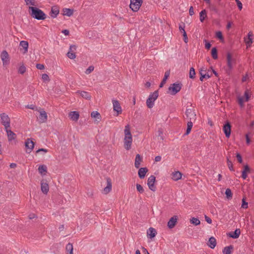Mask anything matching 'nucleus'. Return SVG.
<instances>
[{
  "instance_id": "f8f14e48",
  "label": "nucleus",
  "mask_w": 254,
  "mask_h": 254,
  "mask_svg": "<svg viewBox=\"0 0 254 254\" xmlns=\"http://www.w3.org/2000/svg\"><path fill=\"white\" fill-rule=\"evenodd\" d=\"M250 96L249 95V90L247 89L244 93V95L243 97L239 96V105L241 107L244 106V102H247L249 100Z\"/></svg>"
},
{
  "instance_id": "69168bd1",
  "label": "nucleus",
  "mask_w": 254,
  "mask_h": 254,
  "mask_svg": "<svg viewBox=\"0 0 254 254\" xmlns=\"http://www.w3.org/2000/svg\"><path fill=\"white\" fill-rule=\"evenodd\" d=\"M41 151L44 152V153H47L48 151V150L45 148H40L36 151V153H38Z\"/></svg>"
},
{
  "instance_id": "0eeeda50",
  "label": "nucleus",
  "mask_w": 254,
  "mask_h": 254,
  "mask_svg": "<svg viewBox=\"0 0 254 254\" xmlns=\"http://www.w3.org/2000/svg\"><path fill=\"white\" fill-rule=\"evenodd\" d=\"M35 142L32 140L31 138H27L25 142V146L26 148V153H30L33 149Z\"/></svg>"
},
{
  "instance_id": "8fccbe9b",
  "label": "nucleus",
  "mask_w": 254,
  "mask_h": 254,
  "mask_svg": "<svg viewBox=\"0 0 254 254\" xmlns=\"http://www.w3.org/2000/svg\"><path fill=\"white\" fill-rule=\"evenodd\" d=\"M67 56L68 58L71 60L74 59L76 57L75 53H72L71 51H68V52L67 53Z\"/></svg>"
},
{
  "instance_id": "7c9ffc66",
  "label": "nucleus",
  "mask_w": 254,
  "mask_h": 254,
  "mask_svg": "<svg viewBox=\"0 0 254 254\" xmlns=\"http://www.w3.org/2000/svg\"><path fill=\"white\" fill-rule=\"evenodd\" d=\"M142 160V158L141 156L137 154L136 155L135 159V162H134V166L136 168H138L140 166V163Z\"/></svg>"
},
{
  "instance_id": "2eb2a0df",
  "label": "nucleus",
  "mask_w": 254,
  "mask_h": 254,
  "mask_svg": "<svg viewBox=\"0 0 254 254\" xmlns=\"http://www.w3.org/2000/svg\"><path fill=\"white\" fill-rule=\"evenodd\" d=\"M41 188L44 194H47L48 193L49 190V185L44 180H42L41 182Z\"/></svg>"
},
{
  "instance_id": "72a5a7b5",
  "label": "nucleus",
  "mask_w": 254,
  "mask_h": 254,
  "mask_svg": "<svg viewBox=\"0 0 254 254\" xmlns=\"http://www.w3.org/2000/svg\"><path fill=\"white\" fill-rule=\"evenodd\" d=\"M203 71H205V70H203L202 69L199 70L200 75L199 79L201 81H202L205 78H209L211 76V75H209L208 73H203Z\"/></svg>"
},
{
  "instance_id": "ea45409f",
  "label": "nucleus",
  "mask_w": 254,
  "mask_h": 254,
  "mask_svg": "<svg viewBox=\"0 0 254 254\" xmlns=\"http://www.w3.org/2000/svg\"><path fill=\"white\" fill-rule=\"evenodd\" d=\"M66 250L67 252H69L67 254H73V246L72 244L69 243L66 246Z\"/></svg>"
},
{
  "instance_id": "4d7b16f0",
  "label": "nucleus",
  "mask_w": 254,
  "mask_h": 254,
  "mask_svg": "<svg viewBox=\"0 0 254 254\" xmlns=\"http://www.w3.org/2000/svg\"><path fill=\"white\" fill-rule=\"evenodd\" d=\"M158 137L159 139L161 140H163L164 139L163 136V131L162 129H159L158 131Z\"/></svg>"
},
{
  "instance_id": "cd10ccee",
  "label": "nucleus",
  "mask_w": 254,
  "mask_h": 254,
  "mask_svg": "<svg viewBox=\"0 0 254 254\" xmlns=\"http://www.w3.org/2000/svg\"><path fill=\"white\" fill-rule=\"evenodd\" d=\"M182 174L180 171H175L172 174V179L174 181H178L182 178Z\"/></svg>"
},
{
  "instance_id": "f704fd0d",
  "label": "nucleus",
  "mask_w": 254,
  "mask_h": 254,
  "mask_svg": "<svg viewBox=\"0 0 254 254\" xmlns=\"http://www.w3.org/2000/svg\"><path fill=\"white\" fill-rule=\"evenodd\" d=\"M20 46L22 47L23 48V49L24 50L23 53H26L27 52L28 49V42L25 41H21L20 42Z\"/></svg>"
},
{
  "instance_id": "f257e3e1",
  "label": "nucleus",
  "mask_w": 254,
  "mask_h": 254,
  "mask_svg": "<svg viewBox=\"0 0 254 254\" xmlns=\"http://www.w3.org/2000/svg\"><path fill=\"white\" fill-rule=\"evenodd\" d=\"M29 13L34 19L43 20L46 18V14L40 9L35 6L29 7Z\"/></svg>"
},
{
  "instance_id": "e2e57ef3",
  "label": "nucleus",
  "mask_w": 254,
  "mask_h": 254,
  "mask_svg": "<svg viewBox=\"0 0 254 254\" xmlns=\"http://www.w3.org/2000/svg\"><path fill=\"white\" fill-rule=\"evenodd\" d=\"M76 46L74 45H72L70 46V48H69V51H71V52H74V51H75L76 50Z\"/></svg>"
},
{
  "instance_id": "5701e85b",
  "label": "nucleus",
  "mask_w": 254,
  "mask_h": 254,
  "mask_svg": "<svg viewBox=\"0 0 254 254\" xmlns=\"http://www.w3.org/2000/svg\"><path fill=\"white\" fill-rule=\"evenodd\" d=\"M59 9L57 6L52 7L50 14L52 18H56L59 13Z\"/></svg>"
},
{
  "instance_id": "680f3d73",
  "label": "nucleus",
  "mask_w": 254,
  "mask_h": 254,
  "mask_svg": "<svg viewBox=\"0 0 254 254\" xmlns=\"http://www.w3.org/2000/svg\"><path fill=\"white\" fill-rule=\"evenodd\" d=\"M246 139L247 144L249 145L251 141V138L249 136V133L246 134Z\"/></svg>"
},
{
  "instance_id": "423d86ee",
  "label": "nucleus",
  "mask_w": 254,
  "mask_h": 254,
  "mask_svg": "<svg viewBox=\"0 0 254 254\" xmlns=\"http://www.w3.org/2000/svg\"><path fill=\"white\" fill-rule=\"evenodd\" d=\"M142 3V0H130V8L133 11H137Z\"/></svg>"
},
{
  "instance_id": "6ab92c4d",
  "label": "nucleus",
  "mask_w": 254,
  "mask_h": 254,
  "mask_svg": "<svg viewBox=\"0 0 254 254\" xmlns=\"http://www.w3.org/2000/svg\"><path fill=\"white\" fill-rule=\"evenodd\" d=\"M39 119L40 123H45L47 121V113L43 109H41L40 112Z\"/></svg>"
},
{
  "instance_id": "4be33fe9",
  "label": "nucleus",
  "mask_w": 254,
  "mask_h": 254,
  "mask_svg": "<svg viewBox=\"0 0 254 254\" xmlns=\"http://www.w3.org/2000/svg\"><path fill=\"white\" fill-rule=\"evenodd\" d=\"M91 118L94 119L95 122L98 123L101 119V116L100 113L97 111H93L91 114Z\"/></svg>"
},
{
  "instance_id": "b1692460",
  "label": "nucleus",
  "mask_w": 254,
  "mask_h": 254,
  "mask_svg": "<svg viewBox=\"0 0 254 254\" xmlns=\"http://www.w3.org/2000/svg\"><path fill=\"white\" fill-rule=\"evenodd\" d=\"M5 129L7 133L8 140L9 141H11L15 138V137L16 136V135L15 133H14L11 130L8 129V128H6V129Z\"/></svg>"
},
{
  "instance_id": "f03ea898",
  "label": "nucleus",
  "mask_w": 254,
  "mask_h": 254,
  "mask_svg": "<svg viewBox=\"0 0 254 254\" xmlns=\"http://www.w3.org/2000/svg\"><path fill=\"white\" fill-rule=\"evenodd\" d=\"M236 65V59L234 58L230 53L227 54V65L228 68L226 69V72L230 74L234 66Z\"/></svg>"
},
{
  "instance_id": "c756f323",
  "label": "nucleus",
  "mask_w": 254,
  "mask_h": 254,
  "mask_svg": "<svg viewBox=\"0 0 254 254\" xmlns=\"http://www.w3.org/2000/svg\"><path fill=\"white\" fill-rule=\"evenodd\" d=\"M73 9L71 8H64L63 9V15H66L67 16H71L73 14Z\"/></svg>"
},
{
  "instance_id": "49530a36",
  "label": "nucleus",
  "mask_w": 254,
  "mask_h": 254,
  "mask_svg": "<svg viewBox=\"0 0 254 254\" xmlns=\"http://www.w3.org/2000/svg\"><path fill=\"white\" fill-rule=\"evenodd\" d=\"M136 190L137 191H138L140 193H142L144 192V190L142 186L140 184H137L136 185Z\"/></svg>"
},
{
  "instance_id": "bb28decb",
  "label": "nucleus",
  "mask_w": 254,
  "mask_h": 254,
  "mask_svg": "<svg viewBox=\"0 0 254 254\" xmlns=\"http://www.w3.org/2000/svg\"><path fill=\"white\" fill-rule=\"evenodd\" d=\"M234 250V246L230 245L224 248L222 251L223 254H231Z\"/></svg>"
},
{
  "instance_id": "9d476101",
  "label": "nucleus",
  "mask_w": 254,
  "mask_h": 254,
  "mask_svg": "<svg viewBox=\"0 0 254 254\" xmlns=\"http://www.w3.org/2000/svg\"><path fill=\"white\" fill-rule=\"evenodd\" d=\"M186 116L187 119L189 121H194L196 120V114L193 110L191 109H187L186 111Z\"/></svg>"
},
{
  "instance_id": "2f4dec72",
  "label": "nucleus",
  "mask_w": 254,
  "mask_h": 254,
  "mask_svg": "<svg viewBox=\"0 0 254 254\" xmlns=\"http://www.w3.org/2000/svg\"><path fill=\"white\" fill-rule=\"evenodd\" d=\"M227 236L233 239L238 238V229H236L234 231L227 233Z\"/></svg>"
},
{
  "instance_id": "bf43d9fd",
  "label": "nucleus",
  "mask_w": 254,
  "mask_h": 254,
  "mask_svg": "<svg viewBox=\"0 0 254 254\" xmlns=\"http://www.w3.org/2000/svg\"><path fill=\"white\" fill-rule=\"evenodd\" d=\"M36 67L38 69H44L45 68V65L43 64H37L36 65Z\"/></svg>"
},
{
  "instance_id": "412c9836",
  "label": "nucleus",
  "mask_w": 254,
  "mask_h": 254,
  "mask_svg": "<svg viewBox=\"0 0 254 254\" xmlns=\"http://www.w3.org/2000/svg\"><path fill=\"white\" fill-rule=\"evenodd\" d=\"M0 57L3 64H6L9 61V55L6 51H3L1 52Z\"/></svg>"
},
{
  "instance_id": "ddd939ff",
  "label": "nucleus",
  "mask_w": 254,
  "mask_h": 254,
  "mask_svg": "<svg viewBox=\"0 0 254 254\" xmlns=\"http://www.w3.org/2000/svg\"><path fill=\"white\" fill-rule=\"evenodd\" d=\"M114 110L117 113V115L121 114L122 112L121 106L119 101L117 100H112Z\"/></svg>"
},
{
  "instance_id": "09e8293b",
  "label": "nucleus",
  "mask_w": 254,
  "mask_h": 254,
  "mask_svg": "<svg viewBox=\"0 0 254 254\" xmlns=\"http://www.w3.org/2000/svg\"><path fill=\"white\" fill-rule=\"evenodd\" d=\"M215 36L220 40H223L224 39L222 33L220 31H218L216 32Z\"/></svg>"
},
{
  "instance_id": "20e7f679",
  "label": "nucleus",
  "mask_w": 254,
  "mask_h": 254,
  "mask_svg": "<svg viewBox=\"0 0 254 254\" xmlns=\"http://www.w3.org/2000/svg\"><path fill=\"white\" fill-rule=\"evenodd\" d=\"M182 86L183 84L181 82H177L171 84L168 90L171 95H175L181 90Z\"/></svg>"
},
{
  "instance_id": "a878e982",
  "label": "nucleus",
  "mask_w": 254,
  "mask_h": 254,
  "mask_svg": "<svg viewBox=\"0 0 254 254\" xmlns=\"http://www.w3.org/2000/svg\"><path fill=\"white\" fill-rule=\"evenodd\" d=\"M207 244L211 249H214L216 245V240L215 238L213 237H210Z\"/></svg>"
},
{
  "instance_id": "393cba45",
  "label": "nucleus",
  "mask_w": 254,
  "mask_h": 254,
  "mask_svg": "<svg viewBox=\"0 0 254 254\" xmlns=\"http://www.w3.org/2000/svg\"><path fill=\"white\" fill-rule=\"evenodd\" d=\"M69 117L73 121H77L79 117V113L77 111H71L69 113Z\"/></svg>"
},
{
  "instance_id": "c85d7f7f",
  "label": "nucleus",
  "mask_w": 254,
  "mask_h": 254,
  "mask_svg": "<svg viewBox=\"0 0 254 254\" xmlns=\"http://www.w3.org/2000/svg\"><path fill=\"white\" fill-rule=\"evenodd\" d=\"M77 93H79L82 97L85 98L87 100H90L91 98V96L90 94L86 91H78Z\"/></svg>"
},
{
  "instance_id": "6e6552de",
  "label": "nucleus",
  "mask_w": 254,
  "mask_h": 254,
  "mask_svg": "<svg viewBox=\"0 0 254 254\" xmlns=\"http://www.w3.org/2000/svg\"><path fill=\"white\" fill-rule=\"evenodd\" d=\"M223 131L227 138H229L231 133V125L229 121L226 122L223 127Z\"/></svg>"
},
{
  "instance_id": "e433bc0d",
  "label": "nucleus",
  "mask_w": 254,
  "mask_h": 254,
  "mask_svg": "<svg viewBox=\"0 0 254 254\" xmlns=\"http://www.w3.org/2000/svg\"><path fill=\"white\" fill-rule=\"evenodd\" d=\"M192 126H193V123L192 121H189L188 122V124H187V129H186V132L184 134V135H188L189 134H190L191 130V128H192Z\"/></svg>"
},
{
  "instance_id": "5fc2aeb1",
  "label": "nucleus",
  "mask_w": 254,
  "mask_h": 254,
  "mask_svg": "<svg viewBox=\"0 0 254 254\" xmlns=\"http://www.w3.org/2000/svg\"><path fill=\"white\" fill-rule=\"evenodd\" d=\"M227 165L230 170H234L232 163L231 161L229 160L228 157H227Z\"/></svg>"
},
{
  "instance_id": "603ef678",
  "label": "nucleus",
  "mask_w": 254,
  "mask_h": 254,
  "mask_svg": "<svg viewBox=\"0 0 254 254\" xmlns=\"http://www.w3.org/2000/svg\"><path fill=\"white\" fill-rule=\"evenodd\" d=\"M185 24L183 22L181 24L179 25V29L181 33H183L184 32V31H185Z\"/></svg>"
},
{
  "instance_id": "4468645a",
  "label": "nucleus",
  "mask_w": 254,
  "mask_h": 254,
  "mask_svg": "<svg viewBox=\"0 0 254 254\" xmlns=\"http://www.w3.org/2000/svg\"><path fill=\"white\" fill-rule=\"evenodd\" d=\"M178 216L175 215L172 217L168 222L167 226L169 228L172 229L174 228L177 222Z\"/></svg>"
},
{
  "instance_id": "79ce46f5",
  "label": "nucleus",
  "mask_w": 254,
  "mask_h": 254,
  "mask_svg": "<svg viewBox=\"0 0 254 254\" xmlns=\"http://www.w3.org/2000/svg\"><path fill=\"white\" fill-rule=\"evenodd\" d=\"M47 167L46 165H42L39 166L38 168V171L40 174H43V173L47 172Z\"/></svg>"
},
{
  "instance_id": "338daca9",
  "label": "nucleus",
  "mask_w": 254,
  "mask_h": 254,
  "mask_svg": "<svg viewBox=\"0 0 254 254\" xmlns=\"http://www.w3.org/2000/svg\"><path fill=\"white\" fill-rule=\"evenodd\" d=\"M211 44H210V43L208 42H206L205 44V48L207 49V50H209L210 49V48H211Z\"/></svg>"
},
{
  "instance_id": "de8ad7c7",
  "label": "nucleus",
  "mask_w": 254,
  "mask_h": 254,
  "mask_svg": "<svg viewBox=\"0 0 254 254\" xmlns=\"http://www.w3.org/2000/svg\"><path fill=\"white\" fill-rule=\"evenodd\" d=\"M42 79L44 82H49L50 80L49 75L46 73L42 75Z\"/></svg>"
},
{
  "instance_id": "37998d69",
  "label": "nucleus",
  "mask_w": 254,
  "mask_h": 254,
  "mask_svg": "<svg viewBox=\"0 0 254 254\" xmlns=\"http://www.w3.org/2000/svg\"><path fill=\"white\" fill-rule=\"evenodd\" d=\"M189 77L191 79H194L195 77V71L193 67H191L189 72Z\"/></svg>"
},
{
  "instance_id": "052dcab7",
  "label": "nucleus",
  "mask_w": 254,
  "mask_h": 254,
  "mask_svg": "<svg viewBox=\"0 0 254 254\" xmlns=\"http://www.w3.org/2000/svg\"><path fill=\"white\" fill-rule=\"evenodd\" d=\"M170 70L166 71L165 73L163 79H165V80H167L170 75Z\"/></svg>"
},
{
  "instance_id": "f3484780",
  "label": "nucleus",
  "mask_w": 254,
  "mask_h": 254,
  "mask_svg": "<svg viewBox=\"0 0 254 254\" xmlns=\"http://www.w3.org/2000/svg\"><path fill=\"white\" fill-rule=\"evenodd\" d=\"M107 186L104 189L103 191L105 194L108 193L112 190V181L110 178H106Z\"/></svg>"
},
{
  "instance_id": "4c0bfd02",
  "label": "nucleus",
  "mask_w": 254,
  "mask_h": 254,
  "mask_svg": "<svg viewBox=\"0 0 254 254\" xmlns=\"http://www.w3.org/2000/svg\"><path fill=\"white\" fill-rule=\"evenodd\" d=\"M211 54L213 59H218V50L216 47H213L211 49Z\"/></svg>"
},
{
  "instance_id": "c03bdc74",
  "label": "nucleus",
  "mask_w": 254,
  "mask_h": 254,
  "mask_svg": "<svg viewBox=\"0 0 254 254\" xmlns=\"http://www.w3.org/2000/svg\"><path fill=\"white\" fill-rule=\"evenodd\" d=\"M225 194H226V197L228 199H231L232 198L233 194H232V192L231 191V190L230 189H227L226 190Z\"/></svg>"
},
{
  "instance_id": "774afa93",
  "label": "nucleus",
  "mask_w": 254,
  "mask_h": 254,
  "mask_svg": "<svg viewBox=\"0 0 254 254\" xmlns=\"http://www.w3.org/2000/svg\"><path fill=\"white\" fill-rule=\"evenodd\" d=\"M189 14L191 16H192V15L194 14L193 8V7L192 6H191L190 7V9H189Z\"/></svg>"
},
{
  "instance_id": "39448f33",
  "label": "nucleus",
  "mask_w": 254,
  "mask_h": 254,
  "mask_svg": "<svg viewBox=\"0 0 254 254\" xmlns=\"http://www.w3.org/2000/svg\"><path fill=\"white\" fill-rule=\"evenodd\" d=\"M1 123L4 127L5 129L10 127V120L8 116L3 113L0 115Z\"/></svg>"
},
{
  "instance_id": "a211bd4d",
  "label": "nucleus",
  "mask_w": 254,
  "mask_h": 254,
  "mask_svg": "<svg viewBox=\"0 0 254 254\" xmlns=\"http://www.w3.org/2000/svg\"><path fill=\"white\" fill-rule=\"evenodd\" d=\"M157 234V232L155 229L150 227L147 231V237L152 239L154 238Z\"/></svg>"
},
{
  "instance_id": "c9c22d12",
  "label": "nucleus",
  "mask_w": 254,
  "mask_h": 254,
  "mask_svg": "<svg viewBox=\"0 0 254 254\" xmlns=\"http://www.w3.org/2000/svg\"><path fill=\"white\" fill-rule=\"evenodd\" d=\"M207 17V12L205 9H203L200 11L199 13V18L200 21L201 22H203L205 19V18Z\"/></svg>"
},
{
  "instance_id": "6e6d98bb",
  "label": "nucleus",
  "mask_w": 254,
  "mask_h": 254,
  "mask_svg": "<svg viewBox=\"0 0 254 254\" xmlns=\"http://www.w3.org/2000/svg\"><path fill=\"white\" fill-rule=\"evenodd\" d=\"M26 4H30L31 5H35V0H24Z\"/></svg>"
},
{
  "instance_id": "58836bf2",
  "label": "nucleus",
  "mask_w": 254,
  "mask_h": 254,
  "mask_svg": "<svg viewBox=\"0 0 254 254\" xmlns=\"http://www.w3.org/2000/svg\"><path fill=\"white\" fill-rule=\"evenodd\" d=\"M124 131H125V136L129 137L130 138H132V135H131L130 131L129 125H127L125 127V129Z\"/></svg>"
},
{
  "instance_id": "3c124183",
  "label": "nucleus",
  "mask_w": 254,
  "mask_h": 254,
  "mask_svg": "<svg viewBox=\"0 0 254 254\" xmlns=\"http://www.w3.org/2000/svg\"><path fill=\"white\" fill-rule=\"evenodd\" d=\"M94 69V67L93 65H90L86 69L85 73L86 74H89L92 71H93Z\"/></svg>"
},
{
  "instance_id": "9b49d317",
  "label": "nucleus",
  "mask_w": 254,
  "mask_h": 254,
  "mask_svg": "<svg viewBox=\"0 0 254 254\" xmlns=\"http://www.w3.org/2000/svg\"><path fill=\"white\" fill-rule=\"evenodd\" d=\"M241 172V177L244 180H246L248 178V174L251 172V169L248 164H244Z\"/></svg>"
},
{
  "instance_id": "7ed1b4c3",
  "label": "nucleus",
  "mask_w": 254,
  "mask_h": 254,
  "mask_svg": "<svg viewBox=\"0 0 254 254\" xmlns=\"http://www.w3.org/2000/svg\"><path fill=\"white\" fill-rule=\"evenodd\" d=\"M159 95L158 90L150 94L146 100V106L148 108H152L154 105V101L157 99Z\"/></svg>"
},
{
  "instance_id": "1a4fd4ad",
  "label": "nucleus",
  "mask_w": 254,
  "mask_h": 254,
  "mask_svg": "<svg viewBox=\"0 0 254 254\" xmlns=\"http://www.w3.org/2000/svg\"><path fill=\"white\" fill-rule=\"evenodd\" d=\"M156 181V178L154 176L151 175L150 176L147 180V185L148 186L149 189L153 191H156V188L154 185V183Z\"/></svg>"
},
{
  "instance_id": "864d4df0",
  "label": "nucleus",
  "mask_w": 254,
  "mask_h": 254,
  "mask_svg": "<svg viewBox=\"0 0 254 254\" xmlns=\"http://www.w3.org/2000/svg\"><path fill=\"white\" fill-rule=\"evenodd\" d=\"M248 202H247L246 201L245 199L244 198H243L242 199L241 207L243 208H248Z\"/></svg>"
},
{
  "instance_id": "aec40b11",
  "label": "nucleus",
  "mask_w": 254,
  "mask_h": 254,
  "mask_svg": "<svg viewBox=\"0 0 254 254\" xmlns=\"http://www.w3.org/2000/svg\"><path fill=\"white\" fill-rule=\"evenodd\" d=\"M148 170L146 167L140 168L138 171V175L140 179H142L145 177Z\"/></svg>"
},
{
  "instance_id": "13d9d810",
  "label": "nucleus",
  "mask_w": 254,
  "mask_h": 254,
  "mask_svg": "<svg viewBox=\"0 0 254 254\" xmlns=\"http://www.w3.org/2000/svg\"><path fill=\"white\" fill-rule=\"evenodd\" d=\"M183 36L184 42L186 43H187L188 42V38L186 31H184V32L183 33Z\"/></svg>"
},
{
  "instance_id": "0e129e2a",
  "label": "nucleus",
  "mask_w": 254,
  "mask_h": 254,
  "mask_svg": "<svg viewBox=\"0 0 254 254\" xmlns=\"http://www.w3.org/2000/svg\"><path fill=\"white\" fill-rule=\"evenodd\" d=\"M204 217H205V221L208 224H211L212 223V220H211V219L210 217H208L206 215H205Z\"/></svg>"
},
{
  "instance_id": "473e14b6",
  "label": "nucleus",
  "mask_w": 254,
  "mask_h": 254,
  "mask_svg": "<svg viewBox=\"0 0 254 254\" xmlns=\"http://www.w3.org/2000/svg\"><path fill=\"white\" fill-rule=\"evenodd\" d=\"M248 38H245L244 39V41L247 46V47L248 46H250L253 43V40L252 38H250L251 36H253V33L252 32H250L248 34Z\"/></svg>"
},
{
  "instance_id": "a19ab883",
  "label": "nucleus",
  "mask_w": 254,
  "mask_h": 254,
  "mask_svg": "<svg viewBox=\"0 0 254 254\" xmlns=\"http://www.w3.org/2000/svg\"><path fill=\"white\" fill-rule=\"evenodd\" d=\"M190 222L191 224H193L195 226H197L200 224V220L196 218L192 217L190 219Z\"/></svg>"
},
{
  "instance_id": "a18cd8bd",
  "label": "nucleus",
  "mask_w": 254,
  "mask_h": 254,
  "mask_svg": "<svg viewBox=\"0 0 254 254\" xmlns=\"http://www.w3.org/2000/svg\"><path fill=\"white\" fill-rule=\"evenodd\" d=\"M26 71V67L22 64L18 69V72L21 74H24Z\"/></svg>"
},
{
  "instance_id": "dca6fc26",
  "label": "nucleus",
  "mask_w": 254,
  "mask_h": 254,
  "mask_svg": "<svg viewBox=\"0 0 254 254\" xmlns=\"http://www.w3.org/2000/svg\"><path fill=\"white\" fill-rule=\"evenodd\" d=\"M132 141V138L125 136L124 146L127 150H128L130 149Z\"/></svg>"
}]
</instances>
